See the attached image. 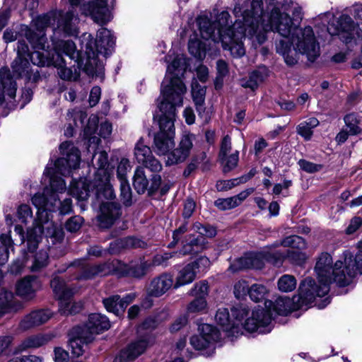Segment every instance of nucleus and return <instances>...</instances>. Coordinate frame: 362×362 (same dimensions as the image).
<instances>
[{
	"instance_id": "obj_1",
	"label": "nucleus",
	"mask_w": 362,
	"mask_h": 362,
	"mask_svg": "<svg viewBox=\"0 0 362 362\" xmlns=\"http://www.w3.org/2000/svg\"><path fill=\"white\" fill-rule=\"evenodd\" d=\"M233 13L236 20L233 25L229 23L230 14L222 11L211 22L207 16L197 18V23L201 36L204 40L221 42L224 49H228L234 57H241L245 53L243 37L256 36L259 43L266 40V33L260 29L259 16L262 13V0H235Z\"/></svg>"
},
{
	"instance_id": "obj_2",
	"label": "nucleus",
	"mask_w": 362,
	"mask_h": 362,
	"mask_svg": "<svg viewBox=\"0 0 362 362\" xmlns=\"http://www.w3.org/2000/svg\"><path fill=\"white\" fill-rule=\"evenodd\" d=\"M62 157L58 158L54 163V167L47 166L44 175L49 177V187H46L43 192L36 193L32 197L33 204L38 209V214L59 211V214H69L72 209L71 199H64L61 202L58 193L65 192L66 187L64 180L57 174L66 176L70 174L71 169H76L80 164V152L71 141H65L59 146Z\"/></svg>"
},
{
	"instance_id": "obj_3",
	"label": "nucleus",
	"mask_w": 362,
	"mask_h": 362,
	"mask_svg": "<svg viewBox=\"0 0 362 362\" xmlns=\"http://www.w3.org/2000/svg\"><path fill=\"white\" fill-rule=\"evenodd\" d=\"M315 271L320 285H317L315 280L310 277L305 279L300 283L298 299L296 302V317H299L297 314L298 310H308L309 305L317 298H321L328 294L331 284L334 283L339 287H346L351 284L344 282L348 275L346 257L344 261L338 260L333 265L331 255L322 252L317 259Z\"/></svg>"
},
{
	"instance_id": "obj_4",
	"label": "nucleus",
	"mask_w": 362,
	"mask_h": 362,
	"mask_svg": "<svg viewBox=\"0 0 362 362\" xmlns=\"http://www.w3.org/2000/svg\"><path fill=\"white\" fill-rule=\"evenodd\" d=\"M78 17L72 11L64 13L51 11L37 16L34 20V25L37 32L30 29L28 25H21L20 31L30 43L33 49L46 51L49 48L47 37L45 30L49 26L53 28L54 34H62L64 36H74L78 33L76 23Z\"/></svg>"
},
{
	"instance_id": "obj_5",
	"label": "nucleus",
	"mask_w": 362,
	"mask_h": 362,
	"mask_svg": "<svg viewBox=\"0 0 362 362\" xmlns=\"http://www.w3.org/2000/svg\"><path fill=\"white\" fill-rule=\"evenodd\" d=\"M54 52L50 56L48 51L35 50L31 55V62L37 66H54L57 68L58 75L63 80H76V69L74 65V71L71 68L65 66L63 54L69 57L70 59L77 63L78 66L83 64L81 53L76 49L75 43L72 40L53 41Z\"/></svg>"
},
{
	"instance_id": "obj_6",
	"label": "nucleus",
	"mask_w": 362,
	"mask_h": 362,
	"mask_svg": "<svg viewBox=\"0 0 362 362\" xmlns=\"http://www.w3.org/2000/svg\"><path fill=\"white\" fill-rule=\"evenodd\" d=\"M186 69V59L182 54H177L168 65L166 76L161 85L163 97L160 103L182 105L183 96L187 89L181 77L183 76Z\"/></svg>"
},
{
	"instance_id": "obj_7",
	"label": "nucleus",
	"mask_w": 362,
	"mask_h": 362,
	"mask_svg": "<svg viewBox=\"0 0 362 362\" xmlns=\"http://www.w3.org/2000/svg\"><path fill=\"white\" fill-rule=\"evenodd\" d=\"M176 106L169 103H160V114L158 123L160 131L154 136V150L158 155H165L175 146V127Z\"/></svg>"
},
{
	"instance_id": "obj_8",
	"label": "nucleus",
	"mask_w": 362,
	"mask_h": 362,
	"mask_svg": "<svg viewBox=\"0 0 362 362\" xmlns=\"http://www.w3.org/2000/svg\"><path fill=\"white\" fill-rule=\"evenodd\" d=\"M249 308L247 305H239L231 309L235 322V327L241 324L249 332H258L261 334L268 333L272 330V315L263 308H257L252 311V316L243 324V319L248 315Z\"/></svg>"
},
{
	"instance_id": "obj_9",
	"label": "nucleus",
	"mask_w": 362,
	"mask_h": 362,
	"mask_svg": "<svg viewBox=\"0 0 362 362\" xmlns=\"http://www.w3.org/2000/svg\"><path fill=\"white\" fill-rule=\"evenodd\" d=\"M276 0H266L267 8L271 7L269 15H264L263 4H262V13L259 18L260 29L263 33L276 31L284 36H287L291 33V23L293 21L286 13H281L279 7L275 4Z\"/></svg>"
},
{
	"instance_id": "obj_10",
	"label": "nucleus",
	"mask_w": 362,
	"mask_h": 362,
	"mask_svg": "<svg viewBox=\"0 0 362 362\" xmlns=\"http://www.w3.org/2000/svg\"><path fill=\"white\" fill-rule=\"evenodd\" d=\"M16 51L17 57L11 64L13 75L29 82H37L40 79L39 71L32 69L28 61V59L31 61V55L35 51L30 52L28 45L23 40L18 41Z\"/></svg>"
},
{
	"instance_id": "obj_11",
	"label": "nucleus",
	"mask_w": 362,
	"mask_h": 362,
	"mask_svg": "<svg viewBox=\"0 0 362 362\" xmlns=\"http://www.w3.org/2000/svg\"><path fill=\"white\" fill-rule=\"evenodd\" d=\"M117 259L107 261L98 264H83L82 260H76L71 263L66 269L58 270V273H62L68 268H76L77 273L73 279L76 280H88L96 276H107L115 273L117 265Z\"/></svg>"
},
{
	"instance_id": "obj_12",
	"label": "nucleus",
	"mask_w": 362,
	"mask_h": 362,
	"mask_svg": "<svg viewBox=\"0 0 362 362\" xmlns=\"http://www.w3.org/2000/svg\"><path fill=\"white\" fill-rule=\"evenodd\" d=\"M50 286L59 300V312L62 315H73L81 310V305L72 301L74 289L69 287L62 279L54 275L50 281Z\"/></svg>"
},
{
	"instance_id": "obj_13",
	"label": "nucleus",
	"mask_w": 362,
	"mask_h": 362,
	"mask_svg": "<svg viewBox=\"0 0 362 362\" xmlns=\"http://www.w3.org/2000/svg\"><path fill=\"white\" fill-rule=\"evenodd\" d=\"M72 6H76L80 0H69ZM82 13L89 16L100 25H104L112 19V14L107 6V0H83L81 6Z\"/></svg>"
},
{
	"instance_id": "obj_14",
	"label": "nucleus",
	"mask_w": 362,
	"mask_h": 362,
	"mask_svg": "<svg viewBox=\"0 0 362 362\" xmlns=\"http://www.w3.org/2000/svg\"><path fill=\"white\" fill-rule=\"evenodd\" d=\"M96 160L98 170L95 173L93 187L95 189V194L100 198L101 193L104 192L105 197L112 198L113 192L107 185L108 175L105 168L108 165V156L105 151H100L93 156Z\"/></svg>"
},
{
	"instance_id": "obj_15",
	"label": "nucleus",
	"mask_w": 362,
	"mask_h": 362,
	"mask_svg": "<svg viewBox=\"0 0 362 362\" xmlns=\"http://www.w3.org/2000/svg\"><path fill=\"white\" fill-rule=\"evenodd\" d=\"M210 265L211 262L206 256H201L194 262L187 264L179 271L174 288H177L192 283L196 279L198 273L205 272Z\"/></svg>"
},
{
	"instance_id": "obj_16",
	"label": "nucleus",
	"mask_w": 362,
	"mask_h": 362,
	"mask_svg": "<svg viewBox=\"0 0 362 362\" xmlns=\"http://www.w3.org/2000/svg\"><path fill=\"white\" fill-rule=\"evenodd\" d=\"M300 37H298L297 47L300 52L305 54L310 62H315L320 56V46L316 41L313 28L310 26L300 30Z\"/></svg>"
},
{
	"instance_id": "obj_17",
	"label": "nucleus",
	"mask_w": 362,
	"mask_h": 362,
	"mask_svg": "<svg viewBox=\"0 0 362 362\" xmlns=\"http://www.w3.org/2000/svg\"><path fill=\"white\" fill-rule=\"evenodd\" d=\"M83 40H86V60L83 69L90 76H100L103 73V64L98 59L99 52L93 46V37L91 35H83Z\"/></svg>"
},
{
	"instance_id": "obj_18",
	"label": "nucleus",
	"mask_w": 362,
	"mask_h": 362,
	"mask_svg": "<svg viewBox=\"0 0 362 362\" xmlns=\"http://www.w3.org/2000/svg\"><path fill=\"white\" fill-rule=\"evenodd\" d=\"M134 157L136 161L153 173H159L163 166L160 162L153 155L151 149L146 145L142 138L136 142L134 147Z\"/></svg>"
},
{
	"instance_id": "obj_19",
	"label": "nucleus",
	"mask_w": 362,
	"mask_h": 362,
	"mask_svg": "<svg viewBox=\"0 0 362 362\" xmlns=\"http://www.w3.org/2000/svg\"><path fill=\"white\" fill-rule=\"evenodd\" d=\"M117 262L115 273L135 279H142L151 269L150 262L144 258L132 261L129 264H124L118 260Z\"/></svg>"
},
{
	"instance_id": "obj_20",
	"label": "nucleus",
	"mask_w": 362,
	"mask_h": 362,
	"mask_svg": "<svg viewBox=\"0 0 362 362\" xmlns=\"http://www.w3.org/2000/svg\"><path fill=\"white\" fill-rule=\"evenodd\" d=\"M194 140V134L192 133L184 134L178 146L168 153L165 161L166 165H173L184 162L190 154Z\"/></svg>"
},
{
	"instance_id": "obj_21",
	"label": "nucleus",
	"mask_w": 362,
	"mask_h": 362,
	"mask_svg": "<svg viewBox=\"0 0 362 362\" xmlns=\"http://www.w3.org/2000/svg\"><path fill=\"white\" fill-rule=\"evenodd\" d=\"M200 334L190 338L191 345L197 350L206 349L216 342L220 337L218 330L209 324L199 326Z\"/></svg>"
},
{
	"instance_id": "obj_22",
	"label": "nucleus",
	"mask_w": 362,
	"mask_h": 362,
	"mask_svg": "<svg viewBox=\"0 0 362 362\" xmlns=\"http://www.w3.org/2000/svg\"><path fill=\"white\" fill-rule=\"evenodd\" d=\"M81 334L87 341H93L95 334L107 330L110 327L108 318L100 313H93L88 317V321L83 326H79Z\"/></svg>"
},
{
	"instance_id": "obj_23",
	"label": "nucleus",
	"mask_w": 362,
	"mask_h": 362,
	"mask_svg": "<svg viewBox=\"0 0 362 362\" xmlns=\"http://www.w3.org/2000/svg\"><path fill=\"white\" fill-rule=\"evenodd\" d=\"M354 27L352 18L348 15L343 14L335 22L328 25L327 31L331 35H341V38H344V41L349 43L354 37Z\"/></svg>"
},
{
	"instance_id": "obj_24",
	"label": "nucleus",
	"mask_w": 362,
	"mask_h": 362,
	"mask_svg": "<svg viewBox=\"0 0 362 362\" xmlns=\"http://www.w3.org/2000/svg\"><path fill=\"white\" fill-rule=\"evenodd\" d=\"M42 288L40 280L35 276H26L16 284V293L25 300H33Z\"/></svg>"
},
{
	"instance_id": "obj_25",
	"label": "nucleus",
	"mask_w": 362,
	"mask_h": 362,
	"mask_svg": "<svg viewBox=\"0 0 362 362\" xmlns=\"http://www.w3.org/2000/svg\"><path fill=\"white\" fill-rule=\"evenodd\" d=\"M174 284L173 276L170 273L163 272L150 281L146 288L147 295L149 297H160L174 287Z\"/></svg>"
},
{
	"instance_id": "obj_26",
	"label": "nucleus",
	"mask_w": 362,
	"mask_h": 362,
	"mask_svg": "<svg viewBox=\"0 0 362 362\" xmlns=\"http://www.w3.org/2000/svg\"><path fill=\"white\" fill-rule=\"evenodd\" d=\"M149 344V339L146 336L132 342L115 356L113 362L134 361L146 351Z\"/></svg>"
},
{
	"instance_id": "obj_27",
	"label": "nucleus",
	"mask_w": 362,
	"mask_h": 362,
	"mask_svg": "<svg viewBox=\"0 0 362 362\" xmlns=\"http://www.w3.org/2000/svg\"><path fill=\"white\" fill-rule=\"evenodd\" d=\"M48 211L44 212L43 214H38L37 211V218L39 223L32 228L27 230V246L28 250L30 252H33L38 246L39 243L42 238V234L44 230V224L52 225V223H49ZM49 228V226H47Z\"/></svg>"
},
{
	"instance_id": "obj_28",
	"label": "nucleus",
	"mask_w": 362,
	"mask_h": 362,
	"mask_svg": "<svg viewBox=\"0 0 362 362\" xmlns=\"http://www.w3.org/2000/svg\"><path fill=\"white\" fill-rule=\"evenodd\" d=\"M98 216L99 226L102 228H109L121 214L119 205L115 202H103Z\"/></svg>"
},
{
	"instance_id": "obj_29",
	"label": "nucleus",
	"mask_w": 362,
	"mask_h": 362,
	"mask_svg": "<svg viewBox=\"0 0 362 362\" xmlns=\"http://www.w3.org/2000/svg\"><path fill=\"white\" fill-rule=\"evenodd\" d=\"M53 315V313L49 309H39L33 310L26 315L20 322V328L28 330L47 322Z\"/></svg>"
},
{
	"instance_id": "obj_30",
	"label": "nucleus",
	"mask_w": 362,
	"mask_h": 362,
	"mask_svg": "<svg viewBox=\"0 0 362 362\" xmlns=\"http://www.w3.org/2000/svg\"><path fill=\"white\" fill-rule=\"evenodd\" d=\"M358 251L354 256L349 251L344 252V257H346V264L348 267V275L344 279L345 283H352L353 279L356 276L357 272L362 274V240L358 243Z\"/></svg>"
},
{
	"instance_id": "obj_31",
	"label": "nucleus",
	"mask_w": 362,
	"mask_h": 362,
	"mask_svg": "<svg viewBox=\"0 0 362 362\" xmlns=\"http://www.w3.org/2000/svg\"><path fill=\"white\" fill-rule=\"evenodd\" d=\"M115 44V39L110 30L102 28L98 30L97 37L93 40V46L100 54L104 56L112 53Z\"/></svg>"
},
{
	"instance_id": "obj_32",
	"label": "nucleus",
	"mask_w": 362,
	"mask_h": 362,
	"mask_svg": "<svg viewBox=\"0 0 362 362\" xmlns=\"http://www.w3.org/2000/svg\"><path fill=\"white\" fill-rule=\"evenodd\" d=\"M16 83L13 79L10 69L8 67H2L0 69V105L5 99V95L11 99L16 97Z\"/></svg>"
},
{
	"instance_id": "obj_33",
	"label": "nucleus",
	"mask_w": 362,
	"mask_h": 362,
	"mask_svg": "<svg viewBox=\"0 0 362 362\" xmlns=\"http://www.w3.org/2000/svg\"><path fill=\"white\" fill-rule=\"evenodd\" d=\"M23 308V304L16 298L12 291L0 290V317L6 314L16 313Z\"/></svg>"
},
{
	"instance_id": "obj_34",
	"label": "nucleus",
	"mask_w": 362,
	"mask_h": 362,
	"mask_svg": "<svg viewBox=\"0 0 362 362\" xmlns=\"http://www.w3.org/2000/svg\"><path fill=\"white\" fill-rule=\"evenodd\" d=\"M265 307L268 308L266 310L272 315L271 310L279 315H287L294 310L293 300L286 296H279L274 302L272 300L265 301ZM273 317L272 316V319Z\"/></svg>"
},
{
	"instance_id": "obj_35",
	"label": "nucleus",
	"mask_w": 362,
	"mask_h": 362,
	"mask_svg": "<svg viewBox=\"0 0 362 362\" xmlns=\"http://www.w3.org/2000/svg\"><path fill=\"white\" fill-rule=\"evenodd\" d=\"M206 238L203 237L189 235L182 248L178 251L179 254L182 256L198 254L206 249Z\"/></svg>"
},
{
	"instance_id": "obj_36",
	"label": "nucleus",
	"mask_w": 362,
	"mask_h": 362,
	"mask_svg": "<svg viewBox=\"0 0 362 362\" xmlns=\"http://www.w3.org/2000/svg\"><path fill=\"white\" fill-rule=\"evenodd\" d=\"M293 21L291 23V33L287 36H284L280 34L284 39L279 40V43L276 44V52L281 54L284 59L285 62L289 65L293 66L294 64V58L291 53V46L293 45V40L294 34L293 33Z\"/></svg>"
},
{
	"instance_id": "obj_37",
	"label": "nucleus",
	"mask_w": 362,
	"mask_h": 362,
	"mask_svg": "<svg viewBox=\"0 0 362 362\" xmlns=\"http://www.w3.org/2000/svg\"><path fill=\"white\" fill-rule=\"evenodd\" d=\"M268 76V70L265 66H259L250 73L248 78L240 80V85L251 90H255Z\"/></svg>"
},
{
	"instance_id": "obj_38",
	"label": "nucleus",
	"mask_w": 362,
	"mask_h": 362,
	"mask_svg": "<svg viewBox=\"0 0 362 362\" xmlns=\"http://www.w3.org/2000/svg\"><path fill=\"white\" fill-rule=\"evenodd\" d=\"M205 95L206 88L200 86L197 81H194L192 84V95L193 101L196 106L197 112L199 116L204 118L206 121L208 119L207 115H205Z\"/></svg>"
},
{
	"instance_id": "obj_39",
	"label": "nucleus",
	"mask_w": 362,
	"mask_h": 362,
	"mask_svg": "<svg viewBox=\"0 0 362 362\" xmlns=\"http://www.w3.org/2000/svg\"><path fill=\"white\" fill-rule=\"evenodd\" d=\"M86 178L73 180L69 188V193L78 201L83 202L90 196V184L86 182Z\"/></svg>"
},
{
	"instance_id": "obj_40",
	"label": "nucleus",
	"mask_w": 362,
	"mask_h": 362,
	"mask_svg": "<svg viewBox=\"0 0 362 362\" xmlns=\"http://www.w3.org/2000/svg\"><path fill=\"white\" fill-rule=\"evenodd\" d=\"M71 337L69 339V346L71 349V352L75 356L78 357L84 352L83 345L88 344L93 341H87L86 339L83 336H86V334H81V329L79 326L74 327L71 330Z\"/></svg>"
},
{
	"instance_id": "obj_41",
	"label": "nucleus",
	"mask_w": 362,
	"mask_h": 362,
	"mask_svg": "<svg viewBox=\"0 0 362 362\" xmlns=\"http://www.w3.org/2000/svg\"><path fill=\"white\" fill-rule=\"evenodd\" d=\"M49 263V255L47 251L40 250L31 259H26V266L33 272H39L46 267Z\"/></svg>"
},
{
	"instance_id": "obj_42",
	"label": "nucleus",
	"mask_w": 362,
	"mask_h": 362,
	"mask_svg": "<svg viewBox=\"0 0 362 362\" xmlns=\"http://www.w3.org/2000/svg\"><path fill=\"white\" fill-rule=\"evenodd\" d=\"M50 337L48 335H33L24 339L18 346V351L30 348H38L47 344Z\"/></svg>"
},
{
	"instance_id": "obj_43",
	"label": "nucleus",
	"mask_w": 362,
	"mask_h": 362,
	"mask_svg": "<svg viewBox=\"0 0 362 362\" xmlns=\"http://www.w3.org/2000/svg\"><path fill=\"white\" fill-rule=\"evenodd\" d=\"M346 130L349 132L350 136H356L362 134V129L360 127V119L355 112L346 114L344 117Z\"/></svg>"
},
{
	"instance_id": "obj_44",
	"label": "nucleus",
	"mask_w": 362,
	"mask_h": 362,
	"mask_svg": "<svg viewBox=\"0 0 362 362\" xmlns=\"http://www.w3.org/2000/svg\"><path fill=\"white\" fill-rule=\"evenodd\" d=\"M305 240L296 235V265H303L309 257Z\"/></svg>"
},
{
	"instance_id": "obj_45",
	"label": "nucleus",
	"mask_w": 362,
	"mask_h": 362,
	"mask_svg": "<svg viewBox=\"0 0 362 362\" xmlns=\"http://www.w3.org/2000/svg\"><path fill=\"white\" fill-rule=\"evenodd\" d=\"M148 180L142 167H137L133 177V186L138 194H144L147 189Z\"/></svg>"
},
{
	"instance_id": "obj_46",
	"label": "nucleus",
	"mask_w": 362,
	"mask_h": 362,
	"mask_svg": "<svg viewBox=\"0 0 362 362\" xmlns=\"http://www.w3.org/2000/svg\"><path fill=\"white\" fill-rule=\"evenodd\" d=\"M216 322L223 327L225 331H230L235 328V322H232L228 308H219L215 315Z\"/></svg>"
},
{
	"instance_id": "obj_47",
	"label": "nucleus",
	"mask_w": 362,
	"mask_h": 362,
	"mask_svg": "<svg viewBox=\"0 0 362 362\" xmlns=\"http://www.w3.org/2000/svg\"><path fill=\"white\" fill-rule=\"evenodd\" d=\"M319 124V121L315 117H310L302 122L298 126V134L305 140L310 139L313 135V129Z\"/></svg>"
},
{
	"instance_id": "obj_48",
	"label": "nucleus",
	"mask_w": 362,
	"mask_h": 362,
	"mask_svg": "<svg viewBox=\"0 0 362 362\" xmlns=\"http://www.w3.org/2000/svg\"><path fill=\"white\" fill-rule=\"evenodd\" d=\"M13 247V241L8 234L0 236V265L5 264L8 259L9 249Z\"/></svg>"
},
{
	"instance_id": "obj_49",
	"label": "nucleus",
	"mask_w": 362,
	"mask_h": 362,
	"mask_svg": "<svg viewBox=\"0 0 362 362\" xmlns=\"http://www.w3.org/2000/svg\"><path fill=\"white\" fill-rule=\"evenodd\" d=\"M180 256L179 252L156 254L153 256L152 261L150 262V264H151V268L153 267H162L165 268L170 265V260L171 259Z\"/></svg>"
},
{
	"instance_id": "obj_50",
	"label": "nucleus",
	"mask_w": 362,
	"mask_h": 362,
	"mask_svg": "<svg viewBox=\"0 0 362 362\" xmlns=\"http://www.w3.org/2000/svg\"><path fill=\"white\" fill-rule=\"evenodd\" d=\"M246 267L247 269H261L264 266L263 251L261 252H250L245 255Z\"/></svg>"
},
{
	"instance_id": "obj_51",
	"label": "nucleus",
	"mask_w": 362,
	"mask_h": 362,
	"mask_svg": "<svg viewBox=\"0 0 362 362\" xmlns=\"http://www.w3.org/2000/svg\"><path fill=\"white\" fill-rule=\"evenodd\" d=\"M222 165L224 173H228L235 168L239 161V151L235 150L230 154L218 158Z\"/></svg>"
},
{
	"instance_id": "obj_52",
	"label": "nucleus",
	"mask_w": 362,
	"mask_h": 362,
	"mask_svg": "<svg viewBox=\"0 0 362 362\" xmlns=\"http://www.w3.org/2000/svg\"><path fill=\"white\" fill-rule=\"evenodd\" d=\"M103 303L108 312L112 313L117 316H119L122 313L119 295H113L104 298Z\"/></svg>"
},
{
	"instance_id": "obj_53",
	"label": "nucleus",
	"mask_w": 362,
	"mask_h": 362,
	"mask_svg": "<svg viewBox=\"0 0 362 362\" xmlns=\"http://www.w3.org/2000/svg\"><path fill=\"white\" fill-rule=\"evenodd\" d=\"M268 290L262 284H253L248 290L250 298L255 302H259L264 299Z\"/></svg>"
},
{
	"instance_id": "obj_54",
	"label": "nucleus",
	"mask_w": 362,
	"mask_h": 362,
	"mask_svg": "<svg viewBox=\"0 0 362 362\" xmlns=\"http://www.w3.org/2000/svg\"><path fill=\"white\" fill-rule=\"evenodd\" d=\"M264 262H269L275 267H280L284 261V255L283 252L279 251H263Z\"/></svg>"
},
{
	"instance_id": "obj_55",
	"label": "nucleus",
	"mask_w": 362,
	"mask_h": 362,
	"mask_svg": "<svg viewBox=\"0 0 362 362\" xmlns=\"http://www.w3.org/2000/svg\"><path fill=\"white\" fill-rule=\"evenodd\" d=\"M193 229L199 234V237L213 238L216 235V229L209 224H202L199 222L193 225Z\"/></svg>"
},
{
	"instance_id": "obj_56",
	"label": "nucleus",
	"mask_w": 362,
	"mask_h": 362,
	"mask_svg": "<svg viewBox=\"0 0 362 362\" xmlns=\"http://www.w3.org/2000/svg\"><path fill=\"white\" fill-rule=\"evenodd\" d=\"M17 216L18 220L25 224L33 220V211L30 206L28 204H21L17 210Z\"/></svg>"
},
{
	"instance_id": "obj_57",
	"label": "nucleus",
	"mask_w": 362,
	"mask_h": 362,
	"mask_svg": "<svg viewBox=\"0 0 362 362\" xmlns=\"http://www.w3.org/2000/svg\"><path fill=\"white\" fill-rule=\"evenodd\" d=\"M279 289L282 292H291L294 289V277L285 274L278 281Z\"/></svg>"
},
{
	"instance_id": "obj_58",
	"label": "nucleus",
	"mask_w": 362,
	"mask_h": 362,
	"mask_svg": "<svg viewBox=\"0 0 362 362\" xmlns=\"http://www.w3.org/2000/svg\"><path fill=\"white\" fill-rule=\"evenodd\" d=\"M209 286L206 281H201L196 283L194 287L190 290L189 294L196 298H204L207 296Z\"/></svg>"
},
{
	"instance_id": "obj_59",
	"label": "nucleus",
	"mask_w": 362,
	"mask_h": 362,
	"mask_svg": "<svg viewBox=\"0 0 362 362\" xmlns=\"http://www.w3.org/2000/svg\"><path fill=\"white\" fill-rule=\"evenodd\" d=\"M120 182V197L125 206L132 204V189L127 180Z\"/></svg>"
},
{
	"instance_id": "obj_60",
	"label": "nucleus",
	"mask_w": 362,
	"mask_h": 362,
	"mask_svg": "<svg viewBox=\"0 0 362 362\" xmlns=\"http://www.w3.org/2000/svg\"><path fill=\"white\" fill-rule=\"evenodd\" d=\"M214 204L221 210H228L238 206L236 199H233V197L218 199L215 201Z\"/></svg>"
},
{
	"instance_id": "obj_61",
	"label": "nucleus",
	"mask_w": 362,
	"mask_h": 362,
	"mask_svg": "<svg viewBox=\"0 0 362 362\" xmlns=\"http://www.w3.org/2000/svg\"><path fill=\"white\" fill-rule=\"evenodd\" d=\"M126 249L146 248L147 243L141 239L135 237L124 238Z\"/></svg>"
},
{
	"instance_id": "obj_62",
	"label": "nucleus",
	"mask_w": 362,
	"mask_h": 362,
	"mask_svg": "<svg viewBox=\"0 0 362 362\" xmlns=\"http://www.w3.org/2000/svg\"><path fill=\"white\" fill-rule=\"evenodd\" d=\"M83 222V217L80 216H74L71 217L65 224L66 229L71 233L78 230Z\"/></svg>"
},
{
	"instance_id": "obj_63",
	"label": "nucleus",
	"mask_w": 362,
	"mask_h": 362,
	"mask_svg": "<svg viewBox=\"0 0 362 362\" xmlns=\"http://www.w3.org/2000/svg\"><path fill=\"white\" fill-rule=\"evenodd\" d=\"M206 307V301L204 298H195L187 307L189 313H200Z\"/></svg>"
},
{
	"instance_id": "obj_64",
	"label": "nucleus",
	"mask_w": 362,
	"mask_h": 362,
	"mask_svg": "<svg viewBox=\"0 0 362 362\" xmlns=\"http://www.w3.org/2000/svg\"><path fill=\"white\" fill-rule=\"evenodd\" d=\"M129 169L130 163L129 160L127 158H122L117 169V175L119 181L127 180L126 179V175Z\"/></svg>"
}]
</instances>
